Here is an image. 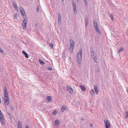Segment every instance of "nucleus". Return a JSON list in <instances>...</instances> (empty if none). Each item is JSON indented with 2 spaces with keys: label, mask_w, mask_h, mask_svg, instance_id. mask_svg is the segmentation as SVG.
Wrapping results in <instances>:
<instances>
[{
  "label": "nucleus",
  "mask_w": 128,
  "mask_h": 128,
  "mask_svg": "<svg viewBox=\"0 0 128 128\" xmlns=\"http://www.w3.org/2000/svg\"><path fill=\"white\" fill-rule=\"evenodd\" d=\"M36 10L38 12L39 11V7L38 6H37Z\"/></svg>",
  "instance_id": "nucleus-33"
},
{
  "label": "nucleus",
  "mask_w": 128,
  "mask_h": 128,
  "mask_svg": "<svg viewBox=\"0 0 128 128\" xmlns=\"http://www.w3.org/2000/svg\"><path fill=\"white\" fill-rule=\"evenodd\" d=\"M4 103L6 105H8V94L7 89L5 87H4Z\"/></svg>",
  "instance_id": "nucleus-1"
},
{
  "label": "nucleus",
  "mask_w": 128,
  "mask_h": 128,
  "mask_svg": "<svg viewBox=\"0 0 128 128\" xmlns=\"http://www.w3.org/2000/svg\"><path fill=\"white\" fill-rule=\"evenodd\" d=\"M127 91L128 93V89L127 90Z\"/></svg>",
  "instance_id": "nucleus-44"
},
{
  "label": "nucleus",
  "mask_w": 128,
  "mask_h": 128,
  "mask_svg": "<svg viewBox=\"0 0 128 128\" xmlns=\"http://www.w3.org/2000/svg\"><path fill=\"white\" fill-rule=\"evenodd\" d=\"M58 23H60L61 22V14L60 13H58Z\"/></svg>",
  "instance_id": "nucleus-7"
},
{
  "label": "nucleus",
  "mask_w": 128,
  "mask_h": 128,
  "mask_svg": "<svg viewBox=\"0 0 128 128\" xmlns=\"http://www.w3.org/2000/svg\"><path fill=\"white\" fill-rule=\"evenodd\" d=\"M47 69L48 70H52V68H48Z\"/></svg>",
  "instance_id": "nucleus-34"
},
{
  "label": "nucleus",
  "mask_w": 128,
  "mask_h": 128,
  "mask_svg": "<svg viewBox=\"0 0 128 128\" xmlns=\"http://www.w3.org/2000/svg\"><path fill=\"white\" fill-rule=\"evenodd\" d=\"M23 15L24 16L23 18H24V19L23 20L22 27L23 29H24L27 26V19L26 16L25 15H24V14Z\"/></svg>",
  "instance_id": "nucleus-3"
},
{
  "label": "nucleus",
  "mask_w": 128,
  "mask_h": 128,
  "mask_svg": "<svg viewBox=\"0 0 128 128\" xmlns=\"http://www.w3.org/2000/svg\"><path fill=\"white\" fill-rule=\"evenodd\" d=\"M82 50H80L77 55V61L78 64H80V62L82 60Z\"/></svg>",
  "instance_id": "nucleus-2"
},
{
  "label": "nucleus",
  "mask_w": 128,
  "mask_h": 128,
  "mask_svg": "<svg viewBox=\"0 0 128 128\" xmlns=\"http://www.w3.org/2000/svg\"><path fill=\"white\" fill-rule=\"evenodd\" d=\"M26 128H29L28 126H26Z\"/></svg>",
  "instance_id": "nucleus-41"
},
{
  "label": "nucleus",
  "mask_w": 128,
  "mask_h": 128,
  "mask_svg": "<svg viewBox=\"0 0 128 128\" xmlns=\"http://www.w3.org/2000/svg\"><path fill=\"white\" fill-rule=\"evenodd\" d=\"M74 46L70 45L69 48L70 49H71V50H72L74 49Z\"/></svg>",
  "instance_id": "nucleus-26"
},
{
  "label": "nucleus",
  "mask_w": 128,
  "mask_h": 128,
  "mask_svg": "<svg viewBox=\"0 0 128 128\" xmlns=\"http://www.w3.org/2000/svg\"><path fill=\"white\" fill-rule=\"evenodd\" d=\"M67 108V107L66 106H62L61 108V110L62 112H63Z\"/></svg>",
  "instance_id": "nucleus-12"
},
{
  "label": "nucleus",
  "mask_w": 128,
  "mask_h": 128,
  "mask_svg": "<svg viewBox=\"0 0 128 128\" xmlns=\"http://www.w3.org/2000/svg\"><path fill=\"white\" fill-rule=\"evenodd\" d=\"M51 100V98L50 96H48L46 98V100H48L47 101V102H49Z\"/></svg>",
  "instance_id": "nucleus-14"
},
{
  "label": "nucleus",
  "mask_w": 128,
  "mask_h": 128,
  "mask_svg": "<svg viewBox=\"0 0 128 128\" xmlns=\"http://www.w3.org/2000/svg\"><path fill=\"white\" fill-rule=\"evenodd\" d=\"M22 54H24L25 57L26 58H28V56L26 52L24 51H22Z\"/></svg>",
  "instance_id": "nucleus-11"
},
{
  "label": "nucleus",
  "mask_w": 128,
  "mask_h": 128,
  "mask_svg": "<svg viewBox=\"0 0 128 128\" xmlns=\"http://www.w3.org/2000/svg\"><path fill=\"white\" fill-rule=\"evenodd\" d=\"M82 120H84V118H82Z\"/></svg>",
  "instance_id": "nucleus-42"
},
{
  "label": "nucleus",
  "mask_w": 128,
  "mask_h": 128,
  "mask_svg": "<svg viewBox=\"0 0 128 128\" xmlns=\"http://www.w3.org/2000/svg\"><path fill=\"white\" fill-rule=\"evenodd\" d=\"M70 45H71V46H74V42L72 40L70 42Z\"/></svg>",
  "instance_id": "nucleus-21"
},
{
  "label": "nucleus",
  "mask_w": 128,
  "mask_h": 128,
  "mask_svg": "<svg viewBox=\"0 0 128 128\" xmlns=\"http://www.w3.org/2000/svg\"><path fill=\"white\" fill-rule=\"evenodd\" d=\"M39 61L40 64H44V62L43 61L40 59H39Z\"/></svg>",
  "instance_id": "nucleus-23"
},
{
  "label": "nucleus",
  "mask_w": 128,
  "mask_h": 128,
  "mask_svg": "<svg viewBox=\"0 0 128 128\" xmlns=\"http://www.w3.org/2000/svg\"><path fill=\"white\" fill-rule=\"evenodd\" d=\"M90 126L91 127H92V124H90Z\"/></svg>",
  "instance_id": "nucleus-40"
},
{
  "label": "nucleus",
  "mask_w": 128,
  "mask_h": 128,
  "mask_svg": "<svg viewBox=\"0 0 128 128\" xmlns=\"http://www.w3.org/2000/svg\"><path fill=\"white\" fill-rule=\"evenodd\" d=\"M95 70L97 72H99L100 69L98 66H96Z\"/></svg>",
  "instance_id": "nucleus-20"
},
{
  "label": "nucleus",
  "mask_w": 128,
  "mask_h": 128,
  "mask_svg": "<svg viewBox=\"0 0 128 128\" xmlns=\"http://www.w3.org/2000/svg\"><path fill=\"white\" fill-rule=\"evenodd\" d=\"M0 52L2 53H3L4 52V50H1V48L0 47Z\"/></svg>",
  "instance_id": "nucleus-37"
},
{
  "label": "nucleus",
  "mask_w": 128,
  "mask_h": 128,
  "mask_svg": "<svg viewBox=\"0 0 128 128\" xmlns=\"http://www.w3.org/2000/svg\"><path fill=\"white\" fill-rule=\"evenodd\" d=\"M90 93L92 95H94V90L92 89L90 91Z\"/></svg>",
  "instance_id": "nucleus-24"
},
{
  "label": "nucleus",
  "mask_w": 128,
  "mask_h": 128,
  "mask_svg": "<svg viewBox=\"0 0 128 128\" xmlns=\"http://www.w3.org/2000/svg\"><path fill=\"white\" fill-rule=\"evenodd\" d=\"M50 46L52 47V48H53V44L51 43H50Z\"/></svg>",
  "instance_id": "nucleus-38"
},
{
  "label": "nucleus",
  "mask_w": 128,
  "mask_h": 128,
  "mask_svg": "<svg viewBox=\"0 0 128 128\" xmlns=\"http://www.w3.org/2000/svg\"><path fill=\"white\" fill-rule=\"evenodd\" d=\"M8 103H9V101H8Z\"/></svg>",
  "instance_id": "nucleus-47"
},
{
  "label": "nucleus",
  "mask_w": 128,
  "mask_h": 128,
  "mask_svg": "<svg viewBox=\"0 0 128 128\" xmlns=\"http://www.w3.org/2000/svg\"><path fill=\"white\" fill-rule=\"evenodd\" d=\"M81 90L83 91H84L86 90V87L83 86H80Z\"/></svg>",
  "instance_id": "nucleus-13"
},
{
  "label": "nucleus",
  "mask_w": 128,
  "mask_h": 128,
  "mask_svg": "<svg viewBox=\"0 0 128 128\" xmlns=\"http://www.w3.org/2000/svg\"><path fill=\"white\" fill-rule=\"evenodd\" d=\"M8 114L9 115H10V114H9V113Z\"/></svg>",
  "instance_id": "nucleus-46"
},
{
  "label": "nucleus",
  "mask_w": 128,
  "mask_h": 128,
  "mask_svg": "<svg viewBox=\"0 0 128 128\" xmlns=\"http://www.w3.org/2000/svg\"><path fill=\"white\" fill-rule=\"evenodd\" d=\"M84 2L85 4V5L87 6L88 5L86 0H84Z\"/></svg>",
  "instance_id": "nucleus-31"
},
{
  "label": "nucleus",
  "mask_w": 128,
  "mask_h": 128,
  "mask_svg": "<svg viewBox=\"0 0 128 128\" xmlns=\"http://www.w3.org/2000/svg\"><path fill=\"white\" fill-rule=\"evenodd\" d=\"M72 4L74 8H76V3L74 2V0H72Z\"/></svg>",
  "instance_id": "nucleus-18"
},
{
  "label": "nucleus",
  "mask_w": 128,
  "mask_h": 128,
  "mask_svg": "<svg viewBox=\"0 0 128 128\" xmlns=\"http://www.w3.org/2000/svg\"><path fill=\"white\" fill-rule=\"evenodd\" d=\"M90 54H94V52L92 50L90 51Z\"/></svg>",
  "instance_id": "nucleus-36"
},
{
  "label": "nucleus",
  "mask_w": 128,
  "mask_h": 128,
  "mask_svg": "<svg viewBox=\"0 0 128 128\" xmlns=\"http://www.w3.org/2000/svg\"><path fill=\"white\" fill-rule=\"evenodd\" d=\"M20 10L22 14V15L23 17L24 16L23 14H24V15H25L24 14H26L24 12V9L21 7H20Z\"/></svg>",
  "instance_id": "nucleus-6"
},
{
  "label": "nucleus",
  "mask_w": 128,
  "mask_h": 128,
  "mask_svg": "<svg viewBox=\"0 0 128 128\" xmlns=\"http://www.w3.org/2000/svg\"><path fill=\"white\" fill-rule=\"evenodd\" d=\"M12 4L13 5L14 7L16 10H18V8L17 5L16 4L15 2L14 1H13L12 2Z\"/></svg>",
  "instance_id": "nucleus-8"
},
{
  "label": "nucleus",
  "mask_w": 128,
  "mask_h": 128,
  "mask_svg": "<svg viewBox=\"0 0 128 128\" xmlns=\"http://www.w3.org/2000/svg\"><path fill=\"white\" fill-rule=\"evenodd\" d=\"M67 89L68 91L70 92H72V89L70 86L67 87Z\"/></svg>",
  "instance_id": "nucleus-10"
},
{
  "label": "nucleus",
  "mask_w": 128,
  "mask_h": 128,
  "mask_svg": "<svg viewBox=\"0 0 128 128\" xmlns=\"http://www.w3.org/2000/svg\"><path fill=\"white\" fill-rule=\"evenodd\" d=\"M123 50V48H120L118 50V53H120L121 51H122Z\"/></svg>",
  "instance_id": "nucleus-28"
},
{
  "label": "nucleus",
  "mask_w": 128,
  "mask_h": 128,
  "mask_svg": "<svg viewBox=\"0 0 128 128\" xmlns=\"http://www.w3.org/2000/svg\"><path fill=\"white\" fill-rule=\"evenodd\" d=\"M17 13H16L14 15V19H17Z\"/></svg>",
  "instance_id": "nucleus-29"
},
{
  "label": "nucleus",
  "mask_w": 128,
  "mask_h": 128,
  "mask_svg": "<svg viewBox=\"0 0 128 128\" xmlns=\"http://www.w3.org/2000/svg\"><path fill=\"white\" fill-rule=\"evenodd\" d=\"M10 108H11V109L12 110H14L13 108L12 107H10Z\"/></svg>",
  "instance_id": "nucleus-39"
},
{
  "label": "nucleus",
  "mask_w": 128,
  "mask_h": 128,
  "mask_svg": "<svg viewBox=\"0 0 128 128\" xmlns=\"http://www.w3.org/2000/svg\"><path fill=\"white\" fill-rule=\"evenodd\" d=\"M59 122H60L59 120H56L55 121V122H54L56 126H58L59 123Z\"/></svg>",
  "instance_id": "nucleus-17"
},
{
  "label": "nucleus",
  "mask_w": 128,
  "mask_h": 128,
  "mask_svg": "<svg viewBox=\"0 0 128 128\" xmlns=\"http://www.w3.org/2000/svg\"><path fill=\"white\" fill-rule=\"evenodd\" d=\"M125 118H127L128 116V112H125Z\"/></svg>",
  "instance_id": "nucleus-22"
},
{
  "label": "nucleus",
  "mask_w": 128,
  "mask_h": 128,
  "mask_svg": "<svg viewBox=\"0 0 128 128\" xmlns=\"http://www.w3.org/2000/svg\"><path fill=\"white\" fill-rule=\"evenodd\" d=\"M74 10L75 14H76L77 13V11L76 10V8H74Z\"/></svg>",
  "instance_id": "nucleus-27"
},
{
  "label": "nucleus",
  "mask_w": 128,
  "mask_h": 128,
  "mask_svg": "<svg viewBox=\"0 0 128 128\" xmlns=\"http://www.w3.org/2000/svg\"><path fill=\"white\" fill-rule=\"evenodd\" d=\"M86 24L85 25V27H86L88 24V18H86Z\"/></svg>",
  "instance_id": "nucleus-16"
},
{
  "label": "nucleus",
  "mask_w": 128,
  "mask_h": 128,
  "mask_svg": "<svg viewBox=\"0 0 128 128\" xmlns=\"http://www.w3.org/2000/svg\"><path fill=\"white\" fill-rule=\"evenodd\" d=\"M90 54H94V52L92 50L90 51Z\"/></svg>",
  "instance_id": "nucleus-35"
},
{
  "label": "nucleus",
  "mask_w": 128,
  "mask_h": 128,
  "mask_svg": "<svg viewBox=\"0 0 128 128\" xmlns=\"http://www.w3.org/2000/svg\"><path fill=\"white\" fill-rule=\"evenodd\" d=\"M57 113V112L56 110H55L52 112V114L54 115H55Z\"/></svg>",
  "instance_id": "nucleus-30"
},
{
  "label": "nucleus",
  "mask_w": 128,
  "mask_h": 128,
  "mask_svg": "<svg viewBox=\"0 0 128 128\" xmlns=\"http://www.w3.org/2000/svg\"><path fill=\"white\" fill-rule=\"evenodd\" d=\"M104 122L106 125V128H109L110 127V124L108 120H104Z\"/></svg>",
  "instance_id": "nucleus-4"
},
{
  "label": "nucleus",
  "mask_w": 128,
  "mask_h": 128,
  "mask_svg": "<svg viewBox=\"0 0 128 128\" xmlns=\"http://www.w3.org/2000/svg\"><path fill=\"white\" fill-rule=\"evenodd\" d=\"M94 24L95 28V29L98 28V24L95 21L94 22Z\"/></svg>",
  "instance_id": "nucleus-9"
},
{
  "label": "nucleus",
  "mask_w": 128,
  "mask_h": 128,
  "mask_svg": "<svg viewBox=\"0 0 128 128\" xmlns=\"http://www.w3.org/2000/svg\"><path fill=\"white\" fill-rule=\"evenodd\" d=\"M95 30H96V32H98L99 34H100L101 33L100 31L98 29V28L95 29Z\"/></svg>",
  "instance_id": "nucleus-25"
},
{
  "label": "nucleus",
  "mask_w": 128,
  "mask_h": 128,
  "mask_svg": "<svg viewBox=\"0 0 128 128\" xmlns=\"http://www.w3.org/2000/svg\"><path fill=\"white\" fill-rule=\"evenodd\" d=\"M77 1V2H79V0H76Z\"/></svg>",
  "instance_id": "nucleus-43"
},
{
  "label": "nucleus",
  "mask_w": 128,
  "mask_h": 128,
  "mask_svg": "<svg viewBox=\"0 0 128 128\" xmlns=\"http://www.w3.org/2000/svg\"><path fill=\"white\" fill-rule=\"evenodd\" d=\"M62 0V2H63L64 1V0Z\"/></svg>",
  "instance_id": "nucleus-45"
},
{
  "label": "nucleus",
  "mask_w": 128,
  "mask_h": 128,
  "mask_svg": "<svg viewBox=\"0 0 128 128\" xmlns=\"http://www.w3.org/2000/svg\"><path fill=\"white\" fill-rule=\"evenodd\" d=\"M92 57V58H93L95 62H96L97 60V58L96 54H91Z\"/></svg>",
  "instance_id": "nucleus-5"
},
{
  "label": "nucleus",
  "mask_w": 128,
  "mask_h": 128,
  "mask_svg": "<svg viewBox=\"0 0 128 128\" xmlns=\"http://www.w3.org/2000/svg\"><path fill=\"white\" fill-rule=\"evenodd\" d=\"M18 128H22V126L20 122L19 121H18Z\"/></svg>",
  "instance_id": "nucleus-15"
},
{
  "label": "nucleus",
  "mask_w": 128,
  "mask_h": 128,
  "mask_svg": "<svg viewBox=\"0 0 128 128\" xmlns=\"http://www.w3.org/2000/svg\"><path fill=\"white\" fill-rule=\"evenodd\" d=\"M94 88L96 93L97 94L98 92V89L97 87L96 86H94Z\"/></svg>",
  "instance_id": "nucleus-19"
},
{
  "label": "nucleus",
  "mask_w": 128,
  "mask_h": 128,
  "mask_svg": "<svg viewBox=\"0 0 128 128\" xmlns=\"http://www.w3.org/2000/svg\"><path fill=\"white\" fill-rule=\"evenodd\" d=\"M110 16L112 20H114V18L113 16L111 15H110Z\"/></svg>",
  "instance_id": "nucleus-32"
}]
</instances>
